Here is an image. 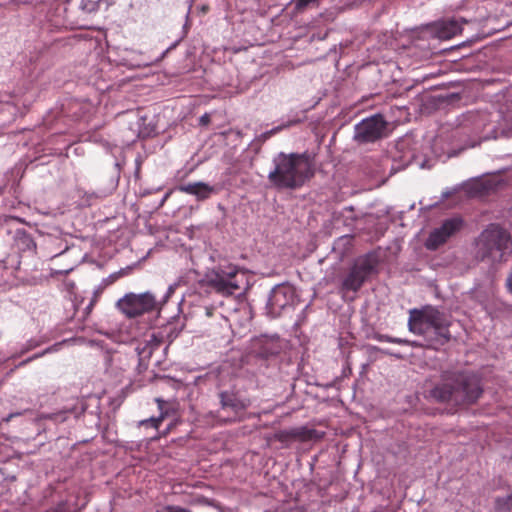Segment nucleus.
Listing matches in <instances>:
<instances>
[{"mask_svg":"<svg viewBox=\"0 0 512 512\" xmlns=\"http://www.w3.org/2000/svg\"><path fill=\"white\" fill-rule=\"evenodd\" d=\"M117 308L128 318L149 313L156 308V299L151 293H128L117 301Z\"/></svg>","mask_w":512,"mask_h":512,"instance_id":"nucleus-7","label":"nucleus"},{"mask_svg":"<svg viewBox=\"0 0 512 512\" xmlns=\"http://www.w3.org/2000/svg\"><path fill=\"white\" fill-rule=\"evenodd\" d=\"M505 287L507 291L512 295V268L511 271L508 273L506 281H505Z\"/></svg>","mask_w":512,"mask_h":512,"instance_id":"nucleus-25","label":"nucleus"},{"mask_svg":"<svg viewBox=\"0 0 512 512\" xmlns=\"http://www.w3.org/2000/svg\"><path fill=\"white\" fill-rule=\"evenodd\" d=\"M388 341L393 343H406L407 341H403L401 339H388Z\"/></svg>","mask_w":512,"mask_h":512,"instance_id":"nucleus-28","label":"nucleus"},{"mask_svg":"<svg viewBox=\"0 0 512 512\" xmlns=\"http://www.w3.org/2000/svg\"><path fill=\"white\" fill-rule=\"evenodd\" d=\"M179 190L186 194L194 195L200 201L208 199L215 192L214 187L204 182L187 183L181 185Z\"/></svg>","mask_w":512,"mask_h":512,"instance_id":"nucleus-14","label":"nucleus"},{"mask_svg":"<svg viewBox=\"0 0 512 512\" xmlns=\"http://www.w3.org/2000/svg\"><path fill=\"white\" fill-rule=\"evenodd\" d=\"M464 23L455 18L442 20L434 24V33L441 40H449L462 32Z\"/></svg>","mask_w":512,"mask_h":512,"instance_id":"nucleus-12","label":"nucleus"},{"mask_svg":"<svg viewBox=\"0 0 512 512\" xmlns=\"http://www.w3.org/2000/svg\"><path fill=\"white\" fill-rule=\"evenodd\" d=\"M463 221L460 218H451L445 220L439 228L434 229L427 238L425 246L429 250H436L447 240L458 232L462 227Z\"/></svg>","mask_w":512,"mask_h":512,"instance_id":"nucleus-10","label":"nucleus"},{"mask_svg":"<svg viewBox=\"0 0 512 512\" xmlns=\"http://www.w3.org/2000/svg\"><path fill=\"white\" fill-rule=\"evenodd\" d=\"M214 312H215V308L214 307H212V306L205 307V314H206L207 317L213 316Z\"/></svg>","mask_w":512,"mask_h":512,"instance_id":"nucleus-26","label":"nucleus"},{"mask_svg":"<svg viewBox=\"0 0 512 512\" xmlns=\"http://www.w3.org/2000/svg\"><path fill=\"white\" fill-rule=\"evenodd\" d=\"M295 292L290 285H277L273 288L269 301L268 308L272 315L279 316L282 310L290 306L294 301Z\"/></svg>","mask_w":512,"mask_h":512,"instance_id":"nucleus-11","label":"nucleus"},{"mask_svg":"<svg viewBox=\"0 0 512 512\" xmlns=\"http://www.w3.org/2000/svg\"><path fill=\"white\" fill-rule=\"evenodd\" d=\"M122 275H123L122 271L112 273L111 275H109L107 278H105L103 280V283L105 286H109V285L113 284L114 282H116Z\"/></svg>","mask_w":512,"mask_h":512,"instance_id":"nucleus-22","label":"nucleus"},{"mask_svg":"<svg viewBox=\"0 0 512 512\" xmlns=\"http://www.w3.org/2000/svg\"><path fill=\"white\" fill-rule=\"evenodd\" d=\"M280 351L281 346L278 340L266 338L259 341L257 354L262 358H269L270 356L277 355Z\"/></svg>","mask_w":512,"mask_h":512,"instance_id":"nucleus-15","label":"nucleus"},{"mask_svg":"<svg viewBox=\"0 0 512 512\" xmlns=\"http://www.w3.org/2000/svg\"><path fill=\"white\" fill-rule=\"evenodd\" d=\"M315 174L313 159L308 152H280L274 159V169L268 175L269 181L279 189L301 188Z\"/></svg>","mask_w":512,"mask_h":512,"instance_id":"nucleus-2","label":"nucleus"},{"mask_svg":"<svg viewBox=\"0 0 512 512\" xmlns=\"http://www.w3.org/2000/svg\"><path fill=\"white\" fill-rule=\"evenodd\" d=\"M377 261L372 255H365L355 260L341 284L342 292H358L366 280L375 271Z\"/></svg>","mask_w":512,"mask_h":512,"instance_id":"nucleus-6","label":"nucleus"},{"mask_svg":"<svg viewBox=\"0 0 512 512\" xmlns=\"http://www.w3.org/2000/svg\"><path fill=\"white\" fill-rule=\"evenodd\" d=\"M511 245V234L498 224H490L476 239V258L491 265L506 262Z\"/></svg>","mask_w":512,"mask_h":512,"instance_id":"nucleus-4","label":"nucleus"},{"mask_svg":"<svg viewBox=\"0 0 512 512\" xmlns=\"http://www.w3.org/2000/svg\"><path fill=\"white\" fill-rule=\"evenodd\" d=\"M201 122L202 123H208L209 122V116L208 115H204L201 117Z\"/></svg>","mask_w":512,"mask_h":512,"instance_id":"nucleus-29","label":"nucleus"},{"mask_svg":"<svg viewBox=\"0 0 512 512\" xmlns=\"http://www.w3.org/2000/svg\"><path fill=\"white\" fill-rule=\"evenodd\" d=\"M155 401L160 411L159 417H152L141 421L140 424L142 426H151L155 429H158L163 420L169 415V409L167 407L168 403L161 398H156Z\"/></svg>","mask_w":512,"mask_h":512,"instance_id":"nucleus-16","label":"nucleus"},{"mask_svg":"<svg viewBox=\"0 0 512 512\" xmlns=\"http://www.w3.org/2000/svg\"><path fill=\"white\" fill-rule=\"evenodd\" d=\"M239 269L233 265L218 266L207 276V284L222 296H231L241 289Z\"/></svg>","mask_w":512,"mask_h":512,"instance_id":"nucleus-5","label":"nucleus"},{"mask_svg":"<svg viewBox=\"0 0 512 512\" xmlns=\"http://www.w3.org/2000/svg\"><path fill=\"white\" fill-rule=\"evenodd\" d=\"M301 121H302V120H301L300 118H296V119L290 120V121H288L286 124H283V125H281V126L277 127V128L275 129V131H280V130H282V129H284V128H288V127H290V126H292V125L299 124Z\"/></svg>","mask_w":512,"mask_h":512,"instance_id":"nucleus-23","label":"nucleus"},{"mask_svg":"<svg viewBox=\"0 0 512 512\" xmlns=\"http://www.w3.org/2000/svg\"><path fill=\"white\" fill-rule=\"evenodd\" d=\"M386 126L387 122L381 114L373 115L355 126L354 138L360 143L374 142L383 136Z\"/></svg>","mask_w":512,"mask_h":512,"instance_id":"nucleus-9","label":"nucleus"},{"mask_svg":"<svg viewBox=\"0 0 512 512\" xmlns=\"http://www.w3.org/2000/svg\"><path fill=\"white\" fill-rule=\"evenodd\" d=\"M220 411L219 418L228 422H235L240 419V415L249 407L250 402L241 398L233 391H223L219 394Z\"/></svg>","mask_w":512,"mask_h":512,"instance_id":"nucleus-8","label":"nucleus"},{"mask_svg":"<svg viewBox=\"0 0 512 512\" xmlns=\"http://www.w3.org/2000/svg\"><path fill=\"white\" fill-rule=\"evenodd\" d=\"M511 129H512V123H511Z\"/></svg>","mask_w":512,"mask_h":512,"instance_id":"nucleus-31","label":"nucleus"},{"mask_svg":"<svg viewBox=\"0 0 512 512\" xmlns=\"http://www.w3.org/2000/svg\"><path fill=\"white\" fill-rule=\"evenodd\" d=\"M318 0H292L297 12L303 11L308 5L317 3Z\"/></svg>","mask_w":512,"mask_h":512,"instance_id":"nucleus-21","label":"nucleus"},{"mask_svg":"<svg viewBox=\"0 0 512 512\" xmlns=\"http://www.w3.org/2000/svg\"><path fill=\"white\" fill-rule=\"evenodd\" d=\"M65 509H66V504L64 502H60L56 506L48 509L46 512H64Z\"/></svg>","mask_w":512,"mask_h":512,"instance_id":"nucleus-24","label":"nucleus"},{"mask_svg":"<svg viewBox=\"0 0 512 512\" xmlns=\"http://www.w3.org/2000/svg\"><path fill=\"white\" fill-rule=\"evenodd\" d=\"M294 433H295L294 427L289 428V429L279 430L274 433L273 439L287 445L291 442L296 441Z\"/></svg>","mask_w":512,"mask_h":512,"instance_id":"nucleus-19","label":"nucleus"},{"mask_svg":"<svg viewBox=\"0 0 512 512\" xmlns=\"http://www.w3.org/2000/svg\"><path fill=\"white\" fill-rule=\"evenodd\" d=\"M14 415L13 414H10L9 417L7 418V421L12 418Z\"/></svg>","mask_w":512,"mask_h":512,"instance_id":"nucleus-30","label":"nucleus"},{"mask_svg":"<svg viewBox=\"0 0 512 512\" xmlns=\"http://www.w3.org/2000/svg\"><path fill=\"white\" fill-rule=\"evenodd\" d=\"M450 320L446 314L432 305L414 308L409 311L408 328L433 345H445L451 339Z\"/></svg>","mask_w":512,"mask_h":512,"instance_id":"nucleus-3","label":"nucleus"},{"mask_svg":"<svg viewBox=\"0 0 512 512\" xmlns=\"http://www.w3.org/2000/svg\"><path fill=\"white\" fill-rule=\"evenodd\" d=\"M497 184L498 183L496 182L495 178L490 177L487 179H481L473 183L472 190L479 195H484L489 193L491 190H495Z\"/></svg>","mask_w":512,"mask_h":512,"instance_id":"nucleus-18","label":"nucleus"},{"mask_svg":"<svg viewBox=\"0 0 512 512\" xmlns=\"http://www.w3.org/2000/svg\"><path fill=\"white\" fill-rule=\"evenodd\" d=\"M481 378L472 371H444L428 397L453 406L474 404L482 395Z\"/></svg>","mask_w":512,"mask_h":512,"instance_id":"nucleus-1","label":"nucleus"},{"mask_svg":"<svg viewBox=\"0 0 512 512\" xmlns=\"http://www.w3.org/2000/svg\"><path fill=\"white\" fill-rule=\"evenodd\" d=\"M294 436L298 442H307L311 440H319L323 438L324 433L307 426L294 427Z\"/></svg>","mask_w":512,"mask_h":512,"instance_id":"nucleus-17","label":"nucleus"},{"mask_svg":"<svg viewBox=\"0 0 512 512\" xmlns=\"http://www.w3.org/2000/svg\"><path fill=\"white\" fill-rule=\"evenodd\" d=\"M512 493L505 497H498L495 500V512H511Z\"/></svg>","mask_w":512,"mask_h":512,"instance_id":"nucleus-20","label":"nucleus"},{"mask_svg":"<svg viewBox=\"0 0 512 512\" xmlns=\"http://www.w3.org/2000/svg\"><path fill=\"white\" fill-rule=\"evenodd\" d=\"M85 410L86 406L84 402L76 398L73 400L72 404L65 406L58 412L48 415L47 418L55 422H64L67 419L68 414L79 417L80 415L84 414Z\"/></svg>","mask_w":512,"mask_h":512,"instance_id":"nucleus-13","label":"nucleus"},{"mask_svg":"<svg viewBox=\"0 0 512 512\" xmlns=\"http://www.w3.org/2000/svg\"><path fill=\"white\" fill-rule=\"evenodd\" d=\"M152 338H153V340H155V341H156V343L154 344V346L152 347V349H156V348H158V347H159V345H160V341H157V339H156V336H155V335H152Z\"/></svg>","mask_w":512,"mask_h":512,"instance_id":"nucleus-27","label":"nucleus"}]
</instances>
